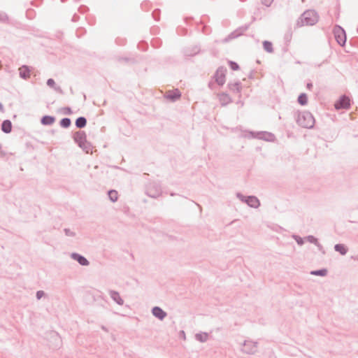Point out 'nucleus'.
Here are the masks:
<instances>
[{
    "instance_id": "obj_1",
    "label": "nucleus",
    "mask_w": 358,
    "mask_h": 358,
    "mask_svg": "<svg viewBox=\"0 0 358 358\" xmlns=\"http://www.w3.org/2000/svg\"><path fill=\"white\" fill-rule=\"evenodd\" d=\"M319 16L314 10H307L304 11L301 17L297 20L296 26L301 27L304 25L312 26L318 22Z\"/></svg>"
},
{
    "instance_id": "obj_2",
    "label": "nucleus",
    "mask_w": 358,
    "mask_h": 358,
    "mask_svg": "<svg viewBox=\"0 0 358 358\" xmlns=\"http://www.w3.org/2000/svg\"><path fill=\"white\" fill-rule=\"evenodd\" d=\"M297 124L304 128H312L315 124L313 115L308 111L299 113L296 118Z\"/></svg>"
},
{
    "instance_id": "obj_3",
    "label": "nucleus",
    "mask_w": 358,
    "mask_h": 358,
    "mask_svg": "<svg viewBox=\"0 0 358 358\" xmlns=\"http://www.w3.org/2000/svg\"><path fill=\"white\" fill-rule=\"evenodd\" d=\"M73 138L76 143L86 152H88L91 148V144L87 141V136L84 131H76L73 134Z\"/></svg>"
},
{
    "instance_id": "obj_4",
    "label": "nucleus",
    "mask_w": 358,
    "mask_h": 358,
    "mask_svg": "<svg viewBox=\"0 0 358 358\" xmlns=\"http://www.w3.org/2000/svg\"><path fill=\"white\" fill-rule=\"evenodd\" d=\"M162 193L161 185L159 182L152 181L150 182L145 187V194L151 197L156 199L159 197Z\"/></svg>"
},
{
    "instance_id": "obj_5",
    "label": "nucleus",
    "mask_w": 358,
    "mask_h": 358,
    "mask_svg": "<svg viewBox=\"0 0 358 358\" xmlns=\"http://www.w3.org/2000/svg\"><path fill=\"white\" fill-rule=\"evenodd\" d=\"M334 34L337 43L341 46H344L347 39L345 30L339 25H336L334 29Z\"/></svg>"
},
{
    "instance_id": "obj_6",
    "label": "nucleus",
    "mask_w": 358,
    "mask_h": 358,
    "mask_svg": "<svg viewBox=\"0 0 358 358\" xmlns=\"http://www.w3.org/2000/svg\"><path fill=\"white\" fill-rule=\"evenodd\" d=\"M226 73L227 68L222 66L218 67V69L216 70L213 76V78L218 85L222 86L224 84L226 80Z\"/></svg>"
},
{
    "instance_id": "obj_7",
    "label": "nucleus",
    "mask_w": 358,
    "mask_h": 358,
    "mask_svg": "<svg viewBox=\"0 0 358 358\" xmlns=\"http://www.w3.org/2000/svg\"><path fill=\"white\" fill-rule=\"evenodd\" d=\"M350 98L343 94L340 96V98L336 101L334 106L336 110L341 109H349L350 108Z\"/></svg>"
},
{
    "instance_id": "obj_8",
    "label": "nucleus",
    "mask_w": 358,
    "mask_h": 358,
    "mask_svg": "<svg viewBox=\"0 0 358 358\" xmlns=\"http://www.w3.org/2000/svg\"><path fill=\"white\" fill-rule=\"evenodd\" d=\"M251 135L252 137L264 140L266 141L273 142L275 140V135L268 131H252Z\"/></svg>"
},
{
    "instance_id": "obj_9",
    "label": "nucleus",
    "mask_w": 358,
    "mask_h": 358,
    "mask_svg": "<svg viewBox=\"0 0 358 358\" xmlns=\"http://www.w3.org/2000/svg\"><path fill=\"white\" fill-rule=\"evenodd\" d=\"M257 350V343L252 341H245L242 351L246 354L252 355Z\"/></svg>"
},
{
    "instance_id": "obj_10",
    "label": "nucleus",
    "mask_w": 358,
    "mask_h": 358,
    "mask_svg": "<svg viewBox=\"0 0 358 358\" xmlns=\"http://www.w3.org/2000/svg\"><path fill=\"white\" fill-rule=\"evenodd\" d=\"M249 27V25H244V26H242V27H240L239 28H238L237 29H236L235 31H234L233 32H231L225 39H224V41L225 42H227L229 41V40L231 39H234V38H236L240 36H241L242 34H243V33L248 30Z\"/></svg>"
},
{
    "instance_id": "obj_11",
    "label": "nucleus",
    "mask_w": 358,
    "mask_h": 358,
    "mask_svg": "<svg viewBox=\"0 0 358 358\" xmlns=\"http://www.w3.org/2000/svg\"><path fill=\"white\" fill-rule=\"evenodd\" d=\"M151 312L152 314L159 320H163L167 316L166 312L159 306L153 307Z\"/></svg>"
},
{
    "instance_id": "obj_12",
    "label": "nucleus",
    "mask_w": 358,
    "mask_h": 358,
    "mask_svg": "<svg viewBox=\"0 0 358 358\" xmlns=\"http://www.w3.org/2000/svg\"><path fill=\"white\" fill-rule=\"evenodd\" d=\"M71 257L78 262L81 266H88L90 265V262L82 255H80L77 252H73L71 254Z\"/></svg>"
},
{
    "instance_id": "obj_13",
    "label": "nucleus",
    "mask_w": 358,
    "mask_h": 358,
    "mask_svg": "<svg viewBox=\"0 0 358 358\" xmlns=\"http://www.w3.org/2000/svg\"><path fill=\"white\" fill-rule=\"evenodd\" d=\"M181 96L180 92L176 89L175 90L169 91L165 94V98L171 101H176Z\"/></svg>"
},
{
    "instance_id": "obj_14",
    "label": "nucleus",
    "mask_w": 358,
    "mask_h": 358,
    "mask_svg": "<svg viewBox=\"0 0 358 358\" xmlns=\"http://www.w3.org/2000/svg\"><path fill=\"white\" fill-rule=\"evenodd\" d=\"M245 203L254 208H257L260 206V201L255 196H247Z\"/></svg>"
},
{
    "instance_id": "obj_15",
    "label": "nucleus",
    "mask_w": 358,
    "mask_h": 358,
    "mask_svg": "<svg viewBox=\"0 0 358 358\" xmlns=\"http://www.w3.org/2000/svg\"><path fill=\"white\" fill-rule=\"evenodd\" d=\"M31 69L27 65H22L19 68L20 77L24 80H27L30 77Z\"/></svg>"
},
{
    "instance_id": "obj_16",
    "label": "nucleus",
    "mask_w": 358,
    "mask_h": 358,
    "mask_svg": "<svg viewBox=\"0 0 358 358\" xmlns=\"http://www.w3.org/2000/svg\"><path fill=\"white\" fill-rule=\"evenodd\" d=\"M200 52V48L198 45H194L187 48L184 50V55L185 57H190L197 55Z\"/></svg>"
},
{
    "instance_id": "obj_17",
    "label": "nucleus",
    "mask_w": 358,
    "mask_h": 358,
    "mask_svg": "<svg viewBox=\"0 0 358 358\" xmlns=\"http://www.w3.org/2000/svg\"><path fill=\"white\" fill-rule=\"evenodd\" d=\"M109 295L113 301H114L117 304L120 306H122L124 304V300L120 295V293L115 290H109Z\"/></svg>"
},
{
    "instance_id": "obj_18",
    "label": "nucleus",
    "mask_w": 358,
    "mask_h": 358,
    "mask_svg": "<svg viewBox=\"0 0 358 358\" xmlns=\"http://www.w3.org/2000/svg\"><path fill=\"white\" fill-rule=\"evenodd\" d=\"M218 98L222 106H225L232 102L231 96L226 92L219 94Z\"/></svg>"
},
{
    "instance_id": "obj_19",
    "label": "nucleus",
    "mask_w": 358,
    "mask_h": 358,
    "mask_svg": "<svg viewBox=\"0 0 358 358\" xmlns=\"http://www.w3.org/2000/svg\"><path fill=\"white\" fill-rule=\"evenodd\" d=\"M227 87L230 91L234 93H238L241 94V92L242 90V84L240 81L235 82L234 83H229L227 84Z\"/></svg>"
},
{
    "instance_id": "obj_20",
    "label": "nucleus",
    "mask_w": 358,
    "mask_h": 358,
    "mask_svg": "<svg viewBox=\"0 0 358 358\" xmlns=\"http://www.w3.org/2000/svg\"><path fill=\"white\" fill-rule=\"evenodd\" d=\"M12 122L10 120H5L2 122L1 125V131L5 134H10L12 131Z\"/></svg>"
},
{
    "instance_id": "obj_21",
    "label": "nucleus",
    "mask_w": 358,
    "mask_h": 358,
    "mask_svg": "<svg viewBox=\"0 0 358 358\" xmlns=\"http://www.w3.org/2000/svg\"><path fill=\"white\" fill-rule=\"evenodd\" d=\"M56 120L55 117L52 115H44L41 119V123L43 125L50 126L52 125Z\"/></svg>"
},
{
    "instance_id": "obj_22",
    "label": "nucleus",
    "mask_w": 358,
    "mask_h": 358,
    "mask_svg": "<svg viewBox=\"0 0 358 358\" xmlns=\"http://www.w3.org/2000/svg\"><path fill=\"white\" fill-rule=\"evenodd\" d=\"M46 84L48 87L53 88L57 92L63 94L64 92L62 89L59 86H57L56 83L52 78H49L47 80Z\"/></svg>"
},
{
    "instance_id": "obj_23",
    "label": "nucleus",
    "mask_w": 358,
    "mask_h": 358,
    "mask_svg": "<svg viewBox=\"0 0 358 358\" xmlns=\"http://www.w3.org/2000/svg\"><path fill=\"white\" fill-rule=\"evenodd\" d=\"M87 120L85 117H78L75 122V125L78 129H83L86 127Z\"/></svg>"
},
{
    "instance_id": "obj_24",
    "label": "nucleus",
    "mask_w": 358,
    "mask_h": 358,
    "mask_svg": "<svg viewBox=\"0 0 358 358\" xmlns=\"http://www.w3.org/2000/svg\"><path fill=\"white\" fill-rule=\"evenodd\" d=\"M334 250L336 252H339L341 255H345L348 251L347 246L342 243L336 244L334 245Z\"/></svg>"
},
{
    "instance_id": "obj_25",
    "label": "nucleus",
    "mask_w": 358,
    "mask_h": 358,
    "mask_svg": "<svg viewBox=\"0 0 358 358\" xmlns=\"http://www.w3.org/2000/svg\"><path fill=\"white\" fill-rule=\"evenodd\" d=\"M298 103L301 106H306L308 103V96L306 93H301L297 99Z\"/></svg>"
},
{
    "instance_id": "obj_26",
    "label": "nucleus",
    "mask_w": 358,
    "mask_h": 358,
    "mask_svg": "<svg viewBox=\"0 0 358 358\" xmlns=\"http://www.w3.org/2000/svg\"><path fill=\"white\" fill-rule=\"evenodd\" d=\"M108 196L109 199L113 203L117 201L118 199L117 192L115 189H110L108 191Z\"/></svg>"
},
{
    "instance_id": "obj_27",
    "label": "nucleus",
    "mask_w": 358,
    "mask_h": 358,
    "mask_svg": "<svg viewBox=\"0 0 358 358\" xmlns=\"http://www.w3.org/2000/svg\"><path fill=\"white\" fill-rule=\"evenodd\" d=\"M328 271L327 268H321L318 270H314L310 271V274L313 275H318V276H326L327 275Z\"/></svg>"
},
{
    "instance_id": "obj_28",
    "label": "nucleus",
    "mask_w": 358,
    "mask_h": 358,
    "mask_svg": "<svg viewBox=\"0 0 358 358\" xmlns=\"http://www.w3.org/2000/svg\"><path fill=\"white\" fill-rule=\"evenodd\" d=\"M263 48L264 50L268 53H272L273 52V44L271 41H263Z\"/></svg>"
},
{
    "instance_id": "obj_29",
    "label": "nucleus",
    "mask_w": 358,
    "mask_h": 358,
    "mask_svg": "<svg viewBox=\"0 0 358 358\" xmlns=\"http://www.w3.org/2000/svg\"><path fill=\"white\" fill-rule=\"evenodd\" d=\"M195 338L198 341L204 343L207 341L208 338V334L207 333H198L196 334Z\"/></svg>"
},
{
    "instance_id": "obj_30",
    "label": "nucleus",
    "mask_w": 358,
    "mask_h": 358,
    "mask_svg": "<svg viewBox=\"0 0 358 358\" xmlns=\"http://www.w3.org/2000/svg\"><path fill=\"white\" fill-rule=\"evenodd\" d=\"M59 124L62 127L67 129L71 126V120L69 117H64L60 120Z\"/></svg>"
},
{
    "instance_id": "obj_31",
    "label": "nucleus",
    "mask_w": 358,
    "mask_h": 358,
    "mask_svg": "<svg viewBox=\"0 0 358 358\" xmlns=\"http://www.w3.org/2000/svg\"><path fill=\"white\" fill-rule=\"evenodd\" d=\"M228 64L231 69L233 71H238L240 69L239 65L236 62L229 61Z\"/></svg>"
},
{
    "instance_id": "obj_32",
    "label": "nucleus",
    "mask_w": 358,
    "mask_h": 358,
    "mask_svg": "<svg viewBox=\"0 0 358 358\" xmlns=\"http://www.w3.org/2000/svg\"><path fill=\"white\" fill-rule=\"evenodd\" d=\"M292 238L296 241L299 245H303L304 244V239L301 236L294 234L292 235Z\"/></svg>"
},
{
    "instance_id": "obj_33",
    "label": "nucleus",
    "mask_w": 358,
    "mask_h": 358,
    "mask_svg": "<svg viewBox=\"0 0 358 358\" xmlns=\"http://www.w3.org/2000/svg\"><path fill=\"white\" fill-rule=\"evenodd\" d=\"M292 37V32L291 30L287 31L284 36V40L286 43H288L291 41Z\"/></svg>"
},
{
    "instance_id": "obj_34",
    "label": "nucleus",
    "mask_w": 358,
    "mask_h": 358,
    "mask_svg": "<svg viewBox=\"0 0 358 358\" xmlns=\"http://www.w3.org/2000/svg\"><path fill=\"white\" fill-rule=\"evenodd\" d=\"M306 238L307 239V241L308 242H310L311 243H313L315 245H317L318 244V240L314 236L309 235V236H306Z\"/></svg>"
},
{
    "instance_id": "obj_35",
    "label": "nucleus",
    "mask_w": 358,
    "mask_h": 358,
    "mask_svg": "<svg viewBox=\"0 0 358 358\" xmlns=\"http://www.w3.org/2000/svg\"><path fill=\"white\" fill-rule=\"evenodd\" d=\"M152 17L155 20H159V17H160V10L159 9H155L153 10L152 13Z\"/></svg>"
},
{
    "instance_id": "obj_36",
    "label": "nucleus",
    "mask_w": 358,
    "mask_h": 358,
    "mask_svg": "<svg viewBox=\"0 0 358 358\" xmlns=\"http://www.w3.org/2000/svg\"><path fill=\"white\" fill-rule=\"evenodd\" d=\"M64 231L65 235H66V236H71V237H73V236H76L75 232H73V231H71V229H69L65 228V229H64Z\"/></svg>"
},
{
    "instance_id": "obj_37",
    "label": "nucleus",
    "mask_w": 358,
    "mask_h": 358,
    "mask_svg": "<svg viewBox=\"0 0 358 358\" xmlns=\"http://www.w3.org/2000/svg\"><path fill=\"white\" fill-rule=\"evenodd\" d=\"M8 19V16L5 13L0 12V22H5Z\"/></svg>"
},
{
    "instance_id": "obj_38",
    "label": "nucleus",
    "mask_w": 358,
    "mask_h": 358,
    "mask_svg": "<svg viewBox=\"0 0 358 358\" xmlns=\"http://www.w3.org/2000/svg\"><path fill=\"white\" fill-rule=\"evenodd\" d=\"M63 111H64V113L65 115H71L73 113V111L71 110V108L69 106H66L64 108H62Z\"/></svg>"
},
{
    "instance_id": "obj_39",
    "label": "nucleus",
    "mask_w": 358,
    "mask_h": 358,
    "mask_svg": "<svg viewBox=\"0 0 358 358\" xmlns=\"http://www.w3.org/2000/svg\"><path fill=\"white\" fill-rule=\"evenodd\" d=\"M89 8L87 6H85V5H82L79 7L78 8V11L81 13H86L87 11H88Z\"/></svg>"
},
{
    "instance_id": "obj_40",
    "label": "nucleus",
    "mask_w": 358,
    "mask_h": 358,
    "mask_svg": "<svg viewBox=\"0 0 358 358\" xmlns=\"http://www.w3.org/2000/svg\"><path fill=\"white\" fill-rule=\"evenodd\" d=\"M45 295V292L43 290H38L36 292V297L38 300L41 299Z\"/></svg>"
},
{
    "instance_id": "obj_41",
    "label": "nucleus",
    "mask_w": 358,
    "mask_h": 358,
    "mask_svg": "<svg viewBox=\"0 0 358 358\" xmlns=\"http://www.w3.org/2000/svg\"><path fill=\"white\" fill-rule=\"evenodd\" d=\"M236 196L241 201L245 203V200L246 199L247 196L243 195L241 192L236 193Z\"/></svg>"
},
{
    "instance_id": "obj_42",
    "label": "nucleus",
    "mask_w": 358,
    "mask_h": 358,
    "mask_svg": "<svg viewBox=\"0 0 358 358\" xmlns=\"http://www.w3.org/2000/svg\"><path fill=\"white\" fill-rule=\"evenodd\" d=\"M273 0H262V3L267 7L270 6Z\"/></svg>"
},
{
    "instance_id": "obj_43",
    "label": "nucleus",
    "mask_w": 358,
    "mask_h": 358,
    "mask_svg": "<svg viewBox=\"0 0 358 358\" xmlns=\"http://www.w3.org/2000/svg\"><path fill=\"white\" fill-rule=\"evenodd\" d=\"M132 59L131 58H129V57H120L118 59V61L119 62H122V61H124L125 62H128L129 61H131Z\"/></svg>"
},
{
    "instance_id": "obj_44",
    "label": "nucleus",
    "mask_w": 358,
    "mask_h": 358,
    "mask_svg": "<svg viewBox=\"0 0 358 358\" xmlns=\"http://www.w3.org/2000/svg\"><path fill=\"white\" fill-rule=\"evenodd\" d=\"M315 245L317 247L318 250L320 251H321L323 254L325 253V251H324V250L323 248V246L319 242H318V244Z\"/></svg>"
},
{
    "instance_id": "obj_45",
    "label": "nucleus",
    "mask_w": 358,
    "mask_h": 358,
    "mask_svg": "<svg viewBox=\"0 0 358 358\" xmlns=\"http://www.w3.org/2000/svg\"><path fill=\"white\" fill-rule=\"evenodd\" d=\"M79 17H80L79 15H78L77 14H74L72 17V21L77 22L79 20Z\"/></svg>"
},
{
    "instance_id": "obj_46",
    "label": "nucleus",
    "mask_w": 358,
    "mask_h": 358,
    "mask_svg": "<svg viewBox=\"0 0 358 358\" xmlns=\"http://www.w3.org/2000/svg\"><path fill=\"white\" fill-rule=\"evenodd\" d=\"M313 87V85L311 82H309L306 84V87L308 90H311Z\"/></svg>"
},
{
    "instance_id": "obj_47",
    "label": "nucleus",
    "mask_w": 358,
    "mask_h": 358,
    "mask_svg": "<svg viewBox=\"0 0 358 358\" xmlns=\"http://www.w3.org/2000/svg\"><path fill=\"white\" fill-rule=\"evenodd\" d=\"M141 44H142V45H143L145 46V48H143V51L146 50H147V48H148V44H147V43H140V44L138 45V48H141L140 47V45H141Z\"/></svg>"
},
{
    "instance_id": "obj_48",
    "label": "nucleus",
    "mask_w": 358,
    "mask_h": 358,
    "mask_svg": "<svg viewBox=\"0 0 358 358\" xmlns=\"http://www.w3.org/2000/svg\"><path fill=\"white\" fill-rule=\"evenodd\" d=\"M248 77H249V78H250V79H253V78H254V72H253V71H251V72L250 73V75H249V76H248Z\"/></svg>"
},
{
    "instance_id": "obj_49",
    "label": "nucleus",
    "mask_w": 358,
    "mask_h": 358,
    "mask_svg": "<svg viewBox=\"0 0 358 358\" xmlns=\"http://www.w3.org/2000/svg\"><path fill=\"white\" fill-rule=\"evenodd\" d=\"M0 111L3 113L4 112V108L3 104L0 102Z\"/></svg>"
},
{
    "instance_id": "obj_50",
    "label": "nucleus",
    "mask_w": 358,
    "mask_h": 358,
    "mask_svg": "<svg viewBox=\"0 0 358 358\" xmlns=\"http://www.w3.org/2000/svg\"><path fill=\"white\" fill-rule=\"evenodd\" d=\"M352 259H353L354 260H358V255L355 256H352Z\"/></svg>"
},
{
    "instance_id": "obj_51",
    "label": "nucleus",
    "mask_w": 358,
    "mask_h": 358,
    "mask_svg": "<svg viewBox=\"0 0 358 358\" xmlns=\"http://www.w3.org/2000/svg\"><path fill=\"white\" fill-rule=\"evenodd\" d=\"M236 103L237 104L241 103L242 106L243 105V103L241 101H238Z\"/></svg>"
},
{
    "instance_id": "obj_52",
    "label": "nucleus",
    "mask_w": 358,
    "mask_h": 358,
    "mask_svg": "<svg viewBox=\"0 0 358 358\" xmlns=\"http://www.w3.org/2000/svg\"><path fill=\"white\" fill-rule=\"evenodd\" d=\"M213 85V84L212 83H208V87H210V88H212V85Z\"/></svg>"
},
{
    "instance_id": "obj_53",
    "label": "nucleus",
    "mask_w": 358,
    "mask_h": 358,
    "mask_svg": "<svg viewBox=\"0 0 358 358\" xmlns=\"http://www.w3.org/2000/svg\"><path fill=\"white\" fill-rule=\"evenodd\" d=\"M101 329H103L104 331H107V329L104 326H102Z\"/></svg>"
},
{
    "instance_id": "obj_54",
    "label": "nucleus",
    "mask_w": 358,
    "mask_h": 358,
    "mask_svg": "<svg viewBox=\"0 0 358 358\" xmlns=\"http://www.w3.org/2000/svg\"><path fill=\"white\" fill-rule=\"evenodd\" d=\"M174 195H176L175 193H171V196H174Z\"/></svg>"
},
{
    "instance_id": "obj_55",
    "label": "nucleus",
    "mask_w": 358,
    "mask_h": 358,
    "mask_svg": "<svg viewBox=\"0 0 358 358\" xmlns=\"http://www.w3.org/2000/svg\"><path fill=\"white\" fill-rule=\"evenodd\" d=\"M240 1L243 2V1H245L246 0H240Z\"/></svg>"
},
{
    "instance_id": "obj_56",
    "label": "nucleus",
    "mask_w": 358,
    "mask_h": 358,
    "mask_svg": "<svg viewBox=\"0 0 358 358\" xmlns=\"http://www.w3.org/2000/svg\"><path fill=\"white\" fill-rule=\"evenodd\" d=\"M66 1V0H62V2H64V1Z\"/></svg>"
}]
</instances>
